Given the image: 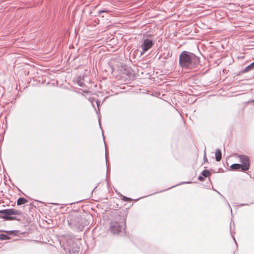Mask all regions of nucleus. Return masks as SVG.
<instances>
[{
  "label": "nucleus",
  "mask_w": 254,
  "mask_h": 254,
  "mask_svg": "<svg viewBox=\"0 0 254 254\" xmlns=\"http://www.w3.org/2000/svg\"><path fill=\"white\" fill-rule=\"evenodd\" d=\"M84 93H88V91H84Z\"/></svg>",
  "instance_id": "obj_20"
},
{
  "label": "nucleus",
  "mask_w": 254,
  "mask_h": 254,
  "mask_svg": "<svg viewBox=\"0 0 254 254\" xmlns=\"http://www.w3.org/2000/svg\"><path fill=\"white\" fill-rule=\"evenodd\" d=\"M215 159L216 161L219 162L222 159V153L220 149L217 148L215 151Z\"/></svg>",
  "instance_id": "obj_10"
},
{
  "label": "nucleus",
  "mask_w": 254,
  "mask_h": 254,
  "mask_svg": "<svg viewBox=\"0 0 254 254\" xmlns=\"http://www.w3.org/2000/svg\"><path fill=\"white\" fill-rule=\"evenodd\" d=\"M109 11L108 10H100L99 11V13L100 14L103 12H108Z\"/></svg>",
  "instance_id": "obj_17"
},
{
  "label": "nucleus",
  "mask_w": 254,
  "mask_h": 254,
  "mask_svg": "<svg viewBox=\"0 0 254 254\" xmlns=\"http://www.w3.org/2000/svg\"><path fill=\"white\" fill-rule=\"evenodd\" d=\"M12 206H14L15 205V202L11 205Z\"/></svg>",
  "instance_id": "obj_19"
},
{
  "label": "nucleus",
  "mask_w": 254,
  "mask_h": 254,
  "mask_svg": "<svg viewBox=\"0 0 254 254\" xmlns=\"http://www.w3.org/2000/svg\"><path fill=\"white\" fill-rule=\"evenodd\" d=\"M123 200L125 201H129L131 200V199L129 197H127L126 196H123Z\"/></svg>",
  "instance_id": "obj_15"
},
{
  "label": "nucleus",
  "mask_w": 254,
  "mask_h": 254,
  "mask_svg": "<svg viewBox=\"0 0 254 254\" xmlns=\"http://www.w3.org/2000/svg\"><path fill=\"white\" fill-rule=\"evenodd\" d=\"M238 157L242 163L243 172L248 171L250 167V161L249 157L245 155H239Z\"/></svg>",
  "instance_id": "obj_5"
},
{
  "label": "nucleus",
  "mask_w": 254,
  "mask_h": 254,
  "mask_svg": "<svg viewBox=\"0 0 254 254\" xmlns=\"http://www.w3.org/2000/svg\"><path fill=\"white\" fill-rule=\"evenodd\" d=\"M0 232H3L7 233V235L1 234H0V240H7L10 239V237L8 236L9 235H16L17 231H3L0 230Z\"/></svg>",
  "instance_id": "obj_7"
},
{
  "label": "nucleus",
  "mask_w": 254,
  "mask_h": 254,
  "mask_svg": "<svg viewBox=\"0 0 254 254\" xmlns=\"http://www.w3.org/2000/svg\"><path fill=\"white\" fill-rule=\"evenodd\" d=\"M115 221L110 223V231L114 234H119L123 229L126 228L127 213L124 209L116 210Z\"/></svg>",
  "instance_id": "obj_2"
},
{
  "label": "nucleus",
  "mask_w": 254,
  "mask_h": 254,
  "mask_svg": "<svg viewBox=\"0 0 254 254\" xmlns=\"http://www.w3.org/2000/svg\"><path fill=\"white\" fill-rule=\"evenodd\" d=\"M198 179L201 182H203L204 181V178L201 176H199L198 177Z\"/></svg>",
  "instance_id": "obj_16"
},
{
  "label": "nucleus",
  "mask_w": 254,
  "mask_h": 254,
  "mask_svg": "<svg viewBox=\"0 0 254 254\" xmlns=\"http://www.w3.org/2000/svg\"><path fill=\"white\" fill-rule=\"evenodd\" d=\"M80 251L79 247L73 245L68 249V254H79Z\"/></svg>",
  "instance_id": "obj_8"
},
{
  "label": "nucleus",
  "mask_w": 254,
  "mask_h": 254,
  "mask_svg": "<svg viewBox=\"0 0 254 254\" xmlns=\"http://www.w3.org/2000/svg\"><path fill=\"white\" fill-rule=\"evenodd\" d=\"M74 81L81 87H83L85 85L84 83V79L83 77H81V76H77L74 79Z\"/></svg>",
  "instance_id": "obj_9"
},
{
  "label": "nucleus",
  "mask_w": 254,
  "mask_h": 254,
  "mask_svg": "<svg viewBox=\"0 0 254 254\" xmlns=\"http://www.w3.org/2000/svg\"><path fill=\"white\" fill-rule=\"evenodd\" d=\"M67 221L71 229L79 231H82L84 228L89 224L83 215L76 211L71 212L68 215Z\"/></svg>",
  "instance_id": "obj_1"
},
{
  "label": "nucleus",
  "mask_w": 254,
  "mask_h": 254,
  "mask_svg": "<svg viewBox=\"0 0 254 254\" xmlns=\"http://www.w3.org/2000/svg\"><path fill=\"white\" fill-rule=\"evenodd\" d=\"M252 102H254V99L252 101Z\"/></svg>",
  "instance_id": "obj_22"
},
{
  "label": "nucleus",
  "mask_w": 254,
  "mask_h": 254,
  "mask_svg": "<svg viewBox=\"0 0 254 254\" xmlns=\"http://www.w3.org/2000/svg\"><path fill=\"white\" fill-rule=\"evenodd\" d=\"M201 174L203 177L206 178L211 175V173L208 170H204L202 171Z\"/></svg>",
  "instance_id": "obj_14"
},
{
  "label": "nucleus",
  "mask_w": 254,
  "mask_h": 254,
  "mask_svg": "<svg viewBox=\"0 0 254 254\" xmlns=\"http://www.w3.org/2000/svg\"><path fill=\"white\" fill-rule=\"evenodd\" d=\"M23 217V213L20 210L13 208L0 210V218H2L6 221H20Z\"/></svg>",
  "instance_id": "obj_4"
},
{
  "label": "nucleus",
  "mask_w": 254,
  "mask_h": 254,
  "mask_svg": "<svg viewBox=\"0 0 254 254\" xmlns=\"http://www.w3.org/2000/svg\"><path fill=\"white\" fill-rule=\"evenodd\" d=\"M98 103H99V102H97V104L98 106Z\"/></svg>",
  "instance_id": "obj_21"
},
{
  "label": "nucleus",
  "mask_w": 254,
  "mask_h": 254,
  "mask_svg": "<svg viewBox=\"0 0 254 254\" xmlns=\"http://www.w3.org/2000/svg\"><path fill=\"white\" fill-rule=\"evenodd\" d=\"M254 69V62L250 64L249 65L247 66L243 70H242V73H246L248 71H250Z\"/></svg>",
  "instance_id": "obj_12"
},
{
  "label": "nucleus",
  "mask_w": 254,
  "mask_h": 254,
  "mask_svg": "<svg viewBox=\"0 0 254 254\" xmlns=\"http://www.w3.org/2000/svg\"><path fill=\"white\" fill-rule=\"evenodd\" d=\"M231 168L233 170H241V171H243L242 165L240 164H233L231 166Z\"/></svg>",
  "instance_id": "obj_11"
},
{
  "label": "nucleus",
  "mask_w": 254,
  "mask_h": 254,
  "mask_svg": "<svg viewBox=\"0 0 254 254\" xmlns=\"http://www.w3.org/2000/svg\"><path fill=\"white\" fill-rule=\"evenodd\" d=\"M28 202V200L24 197H20L17 201V205H21Z\"/></svg>",
  "instance_id": "obj_13"
},
{
  "label": "nucleus",
  "mask_w": 254,
  "mask_h": 254,
  "mask_svg": "<svg viewBox=\"0 0 254 254\" xmlns=\"http://www.w3.org/2000/svg\"><path fill=\"white\" fill-rule=\"evenodd\" d=\"M154 45L153 41L149 39H145L141 45L142 49V52H145L149 49H151Z\"/></svg>",
  "instance_id": "obj_6"
},
{
  "label": "nucleus",
  "mask_w": 254,
  "mask_h": 254,
  "mask_svg": "<svg viewBox=\"0 0 254 254\" xmlns=\"http://www.w3.org/2000/svg\"><path fill=\"white\" fill-rule=\"evenodd\" d=\"M203 159H204V162H208V160H207V158H206L205 155H204V158H203Z\"/></svg>",
  "instance_id": "obj_18"
},
{
  "label": "nucleus",
  "mask_w": 254,
  "mask_h": 254,
  "mask_svg": "<svg viewBox=\"0 0 254 254\" xmlns=\"http://www.w3.org/2000/svg\"><path fill=\"white\" fill-rule=\"evenodd\" d=\"M199 63V58L192 53L184 51L180 55L179 64L183 68H191L196 66Z\"/></svg>",
  "instance_id": "obj_3"
}]
</instances>
